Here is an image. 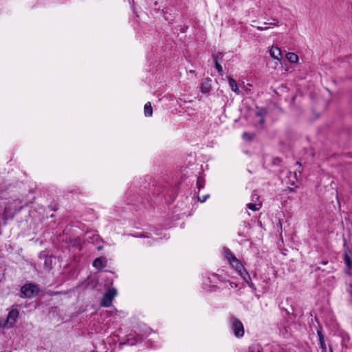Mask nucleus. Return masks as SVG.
Returning a JSON list of instances; mask_svg holds the SVG:
<instances>
[{
	"mask_svg": "<svg viewBox=\"0 0 352 352\" xmlns=\"http://www.w3.org/2000/svg\"><path fill=\"white\" fill-rule=\"evenodd\" d=\"M226 258L230 264L236 270L239 274L242 277H243L245 280H246V278H250V276L244 267L242 265L239 259L236 258L231 252H226Z\"/></svg>",
	"mask_w": 352,
	"mask_h": 352,
	"instance_id": "f257e3e1",
	"label": "nucleus"
},
{
	"mask_svg": "<svg viewBox=\"0 0 352 352\" xmlns=\"http://www.w3.org/2000/svg\"><path fill=\"white\" fill-rule=\"evenodd\" d=\"M39 292V288L36 285L27 283L21 289V296L23 298H31L36 296Z\"/></svg>",
	"mask_w": 352,
	"mask_h": 352,
	"instance_id": "f03ea898",
	"label": "nucleus"
},
{
	"mask_svg": "<svg viewBox=\"0 0 352 352\" xmlns=\"http://www.w3.org/2000/svg\"><path fill=\"white\" fill-rule=\"evenodd\" d=\"M19 316V312L17 309L11 310L6 321H0V327L3 328H11L16 323Z\"/></svg>",
	"mask_w": 352,
	"mask_h": 352,
	"instance_id": "7ed1b4c3",
	"label": "nucleus"
},
{
	"mask_svg": "<svg viewBox=\"0 0 352 352\" xmlns=\"http://www.w3.org/2000/svg\"><path fill=\"white\" fill-rule=\"evenodd\" d=\"M230 322L235 336L237 338L242 337L244 335V328L242 322L236 318H232Z\"/></svg>",
	"mask_w": 352,
	"mask_h": 352,
	"instance_id": "20e7f679",
	"label": "nucleus"
},
{
	"mask_svg": "<svg viewBox=\"0 0 352 352\" xmlns=\"http://www.w3.org/2000/svg\"><path fill=\"white\" fill-rule=\"evenodd\" d=\"M117 295L116 289L112 288L109 289L104 295L101 305L104 307H109L112 303L113 298Z\"/></svg>",
	"mask_w": 352,
	"mask_h": 352,
	"instance_id": "39448f33",
	"label": "nucleus"
},
{
	"mask_svg": "<svg viewBox=\"0 0 352 352\" xmlns=\"http://www.w3.org/2000/svg\"><path fill=\"white\" fill-rule=\"evenodd\" d=\"M266 114L265 109H258L255 112V120L256 124L263 125L264 122V116Z\"/></svg>",
	"mask_w": 352,
	"mask_h": 352,
	"instance_id": "423d86ee",
	"label": "nucleus"
},
{
	"mask_svg": "<svg viewBox=\"0 0 352 352\" xmlns=\"http://www.w3.org/2000/svg\"><path fill=\"white\" fill-rule=\"evenodd\" d=\"M270 54L274 59L280 60L282 58L281 51L278 47H272L270 50Z\"/></svg>",
	"mask_w": 352,
	"mask_h": 352,
	"instance_id": "0eeeda50",
	"label": "nucleus"
},
{
	"mask_svg": "<svg viewBox=\"0 0 352 352\" xmlns=\"http://www.w3.org/2000/svg\"><path fill=\"white\" fill-rule=\"evenodd\" d=\"M105 265L106 261L103 258H97L93 263V266L98 270L102 269Z\"/></svg>",
	"mask_w": 352,
	"mask_h": 352,
	"instance_id": "6e6552de",
	"label": "nucleus"
},
{
	"mask_svg": "<svg viewBox=\"0 0 352 352\" xmlns=\"http://www.w3.org/2000/svg\"><path fill=\"white\" fill-rule=\"evenodd\" d=\"M286 58L291 63H296L298 60V56L297 54L293 52H288L286 54Z\"/></svg>",
	"mask_w": 352,
	"mask_h": 352,
	"instance_id": "1a4fd4ad",
	"label": "nucleus"
},
{
	"mask_svg": "<svg viewBox=\"0 0 352 352\" xmlns=\"http://www.w3.org/2000/svg\"><path fill=\"white\" fill-rule=\"evenodd\" d=\"M144 113L145 116L150 117L153 114V109L151 107V103L148 102L145 104L144 108Z\"/></svg>",
	"mask_w": 352,
	"mask_h": 352,
	"instance_id": "9d476101",
	"label": "nucleus"
},
{
	"mask_svg": "<svg viewBox=\"0 0 352 352\" xmlns=\"http://www.w3.org/2000/svg\"><path fill=\"white\" fill-rule=\"evenodd\" d=\"M247 208L252 211H258L261 208V203H250L247 204Z\"/></svg>",
	"mask_w": 352,
	"mask_h": 352,
	"instance_id": "9b49d317",
	"label": "nucleus"
},
{
	"mask_svg": "<svg viewBox=\"0 0 352 352\" xmlns=\"http://www.w3.org/2000/svg\"><path fill=\"white\" fill-rule=\"evenodd\" d=\"M223 56V54L222 52H218L216 54H212L213 63H219L220 61H221Z\"/></svg>",
	"mask_w": 352,
	"mask_h": 352,
	"instance_id": "f8f14e48",
	"label": "nucleus"
},
{
	"mask_svg": "<svg viewBox=\"0 0 352 352\" xmlns=\"http://www.w3.org/2000/svg\"><path fill=\"white\" fill-rule=\"evenodd\" d=\"M318 336L319 337L320 344L324 351H326V345L324 343V337L320 331H318Z\"/></svg>",
	"mask_w": 352,
	"mask_h": 352,
	"instance_id": "ddd939ff",
	"label": "nucleus"
},
{
	"mask_svg": "<svg viewBox=\"0 0 352 352\" xmlns=\"http://www.w3.org/2000/svg\"><path fill=\"white\" fill-rule=\"evenodd\" d=\"M92 242L93 243L96 244V245H98L99 243H101L102 242V239H100V237L97 235V234H94L92 236Z\"/></svg>",
	"mask_w": 352,
	"mask_h": 352,
	"instance_id": "4468645a",
	"label": "nucleus"
},
{
	"mask_svg": "<svg viewBox=\"0 0 352 352\" xmlns=\"http://www.w3.org/2000/svg\"><path fill=\"white\" fill-rule=\"evenodd\" d=\"M214 67L217 69V71L221 74L223 75V68L219 63H214Z\"/></svg>",
	"mask_w": 352,
	"mask_h": 352,
	"instance_id": "2eb2a0df",
	"label": "nucleus"
},
{
	"mask_svg": "<svg viewBox=\"0 0 352 352\" xmlns=\"http://www.w3.org/2000/svg\"><path fill=\"white\" fill-rule=\"evenodd\" d=\"M228 82H229V86L231 87V88H237V84H236V82L231 78H228Z\"/></svg>",
	"mask_w": 352,
	"mask_h": 352,
	"instance_id": "dca6fc26",
	"label": "nucleus"
},
{
	"mask_svg": "<svg viewBox=\"0 0 352 352\" xmlns=\"http://www.w3.org/2000/svg\"><path fill=\"white\" fill-rule=\"evenodd\" d=\"M345 263L347 265V267L350 269L352 267V262L351 261L350 257L348 255H345L344 257Z\"/></svg>",
	"mask_w": 352,
	"mask_h": 352,
	"instance_id": "f3484780",
	"label": "nucleus"
},
{
	"mask_svg": "<svg viewBox=\"0 0 352 352\" xmlns=\"http://www.w3.org/2000/svg\"><path fill=\"white\" fill-rule=\"evenodd\" d=\"M278 23H279V22L276 19H272V21L270 22H265V25L270 24V25H274L276 26H278Z\"/></svg>",
	"mask_w": 352,
	"mask_h": 352,
	"instance_id": "a211bd4d",
	"label": "nucleus"
},
{
	"mask_svg": "<svg viewBox=\"0 0 352 352\" xmlns=\"http://www.w3.org/2000/svg\"><path fill=\"white\" fill-rule=\"evenodd\" d=\"M243 138L247 140H251L252 139V136H251L249 133L245 132L243 134Z\"/></svg>",
	"mask_w": 352,
	"mask_h": 352,
	"instance_id": "6ab92c4d",
	"label": "nucleus"
},
{
	"mask_svg": "<svg viewBox=\"0 0 352 352\" xmlns=\"http://www.w3.org/2000/svg\"><path fill=\"white\" fill-rule=\"evenodd\" d=\"M259 200V196H258L257 195H253L252 196V201L256 203L257 201H258Z\"/></svg>",
	"mask_w": 352,
	"mask_h": 352,
	"instance_id": "aec40b11",
	"label": "nucleus"
},
{
	"mask_svg": "<svg viewBox=\"0 0 352 352\" xmlns=\"http://www.w3.org/2000/svg\"><path fill=\"white\" fill-rule=\"evenodd\" d=\"M256 29L259 31H263L269 29V27L267 26H257Z\"/></svg>",
	"mask_w": 352,
	"mask_h": 352,
	"instance_id": "412c9836",
	"label": "nucleus"
},
{
	"mask_svg": "<svg viewBox=\"0 0 352 352\" xmlns=\"http://www.w3.org/2000/svg\"><path fill=\"white\" fill-rule=\"evenodd\" d=\"M97 245H98V246H97V249H98V250H102V249H103V246H102L100 243L98 244Z\"/></svg>",
	"mask_w": 352,
	"mask_h": 352,
	"instance_id": "4be33fe9",
	"label": "nucleus"
},
{
	"mask_svg": "<svg viewBox=\"0 0 352 352\" xmlns=\"http://www.w3.org/2000/svg\"><path fill=\"white\" fill-rule=\"evenodd\" d=\"M208 195L204 196L203 199L201 200V201L204 202L206 200V199L208 198Z\"/></svg>",
	"mask_w": 352,
	"mask_h": 352,
	"instance_id": "5701e85b",
	"label": "nucleus"
},
{
	"mask_svg": "<svg viewBox=\"0 0 352 352\" xmlns=\"http://www.w3.org/2000/svg\"><path fill=\"white\" fill-rule=\"evenodd\" d=\"M235 91V92H236L237 94H239L240 93V89H234Z\"/></svg>",
	"mask_w": 352,
	"mask_h": 352,
	"instance_id": "b1692460",
	"label": "nucleus"
},
{
	"mask_svg": "<svg viewBox=\"0 0 352 352\" xmlns=\"http://www.w3.org/2000/svg\"><path fill=\"white\" fill-rule=\"evenodd\" d=\"M49 260H50V258H47V259L45 260V264H47V262H48V261H49Z\"/></svg>",
	"mask_w": 352,
	"mask_h": 352,
	"instance_id": "393cba45",
	"label": "nucleus"
},
{
	"mask_svg": "<svg viewBox=\"0 0 352 352\" xmlns=\"http://www.w3.org/2000/svg\"><path fill=\"white\" fill-rule=\"evenodd\" d=\"M250 287H252L253 285V284L251 283L249 284Z\"/></svg>",
	"mask_w": 352,
	"mask_h": 352,
	"instance_id": "a878e982",
	"label": "nucleus"
}]
</instances>
